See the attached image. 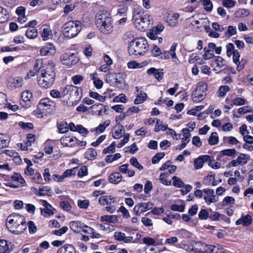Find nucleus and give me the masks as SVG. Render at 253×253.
<instances>
[{
	"label": "nucleus",
	"instance_id": "nucleus-1",
	"mask_svg": "<svg viewBox=\"0 0 253 253\" xmlns=\"http://www.w3.org/2000/svg\"><path fill=\"white\" fill-rule=\"evenodd\" d=\"M55 78V64L52 61H49L42 65V73L38 80L39 85L43 88H49L53 84Z\"/></svg>",
	"mask_w": 253,
	"mask_h": 253
},
{
	"label": "nucleus",
	"instance_id": "nucleus-2",
	"mask_svg": "<svg viewBox=\"0 0 253 253\" xmlns=\"http://www.w3.org/2000/svg\"><path fill=\"white\" fill-rule=\"evenodd\" d=\"M6 226L10 232L16 235L23 233L27 229L25 217L17 213H12L8 216Z\"/></svg>",
	"mask_w": 253,
	"mask_h": 253
},
{
	"label": "nucleus",
	"instance_id": "nucleus-3",
	"mask_svg": "<svg viewBox=\"0 0 253 253\" xmlns=\"http://www.w3.org/2000/svg\"><path fill=\"white\" fill-rule=\"evenodd\" d=\"M96 25L101 33L109 34L113 31V20L106 10L100 11L95 16Z\"/></svg>",
	"mask_w": 253,
	"mask_h": 253
},
{
	"label": "nucleus",
	"instance_id": "nucleus-4",
	"mask_svg": "<svg viewBox=\"0 0 253 253\" xmlns=\"http://www.w3.org/2000/svg\"><path fill=\"white\" fill-rule=\"evenodd\" d=\"M149 46L146 40L143 38H136L131 41L128 50L131 55H143L148 50Z\"/></svg>",
	"mask_w": 253,
	"mask_h": 253
},
{
	"label": "nucleus",
	"instance_id": "nucleus-5",
	"mask_svg": "<svg viewBox=\"0 0 253 253\" xmlns=\"http://www.w3.org/2000/svg\"><path fill=\"white\" fill-rule=\"evenodd\" d=\"M63 35L71 39L77 36L82 30L81 23L79 21H70L65 23L63 26Z\"/></svg>",
	"mask_w": 253,
	"mask_h": 253
},
{
	"label": "nucleus",
	"instance_id": "nucleus-6",
	"mask_svg": "<svg viewBox=\"0 0 253 253\" xmlns=\"http://www.w3.org/2000/svg\"><path fill=\"white\" fill-rule=\"evenodd\" d=\"M133 20L136 28L141 31H144L147 29L152 22V19L150 15L145 14L140 15L139 13H135V12L133 14Z\"/></svg>",
	"mask_w": 253,
	"mask_h": 253
},
{
	"label": "nucleus",
	"instance_id": "nucleus-7",
	"mask_svg": "<svg viewBox=\"0 0 253 253\" xmlns=\"http://www.w3.org/2000/svg\"><path fill=\"white\" fill-rule=\"evenodd\" d=\"M69 94L71 98L75 100V101H80L82 97V89L77 86L73 85H67L62 89V96H65Z\"/></svg>",
	"mask_w": 253,
	"mask_h": 253
},
{
	"label": "nucleus",
	"instance_id": "nucleus-8",
	"mask_svg": "<svg viewBox=\"0 0 253 253\" xmlns=\"http://www.w3.org/2000/svg\"><path fill=\"white\" fill-rule=\"evenodd\" d=\"M207 88L208 85L205 82H201L199 83L192 94L193 101L195 102L202 101L205 97V92Z\"/></svg>",
	"mask_w": 253,
	"mask_h": 253
},
{
	"label": "nucleus",
	"instance_id": "nucleus-9",
	"mask_svg": "<svg viewBox=\"0 0 253 253\" xmlns=\"http://www.w3.org/2000/svg\"><path fill=\"white\" fill-rule=\"evenodd\" d=\"M55 106V102L48 98H42L38 105V109L49 114L53 112Z\"/></svg>",
	"mask_w": 253,
	"mask_h": 253
},
{
	"label": "nucleus",
	"instance_id": "nucleus-10",
	"mask_svg": "<svg viewBox=\"0 0 253 253\" xmlns=\"http://www.w3.org/2000/svg\"><path fill=\"white\" fill-rule=\"evenodd\" d=\"M61 60L64 65L72 66L76 64L79 61L76 54L65 53L61 56Z\"/></svg>",
	"mask_w": 253,
	"mask_h": 253
},
{
	"label": "nucleus",
	"instance_id": "nucleus-11",
	"mask_svg": "<svg viewBox=\"0 0 253 253\" xmlns=\"http://www.w3.org/2000/svg\"><path fill=\"white\" fill-rule=\"evenodd\" d=\"M33 98L32 93L28 90L23 91L21 93L20 104L25 108H28L31 107V100Z\"/></svg>",
	"mask_w": 253,
	"mask_h": 253
},
{
	"label": "nucleus",
	"instance_id": "nucleus-12",
	"mask_svg": "<svg viewBox=\"0 0 253 253\" xmlns=\"http://www.w3.org/2000/svg\"><path fill=\"white\" fill-rule=\"evenodd\" d=\"M250 157L246 154H240L236 159L231 161L228 164L229 168L235 167L239 165L244 166L246 165L250 160Z\"/></svg>",
	"mask_w": 253,
	"mask_h": 253
},
{
	"label": "nucleus",
	"instance_id": "nucleus-13",
	"mask_svg": "<svg viewBox=\"0 0 253 253\" xmlns=\"http://www.w3.org/2000/svg\"><path fill=\"white\" fill-rule=\"evenodd\" d=\"M153 208V204L150 202L140 203L136 205L133 211L136 215H140L142 213L146 211Z\"/></svg>",
	"mask_w": 253,
	"mask_h": 253
},
{
	"label": "nucleus",
	"instance_id": "nucleus-14",
	"mask_svg": "<svg viewBox=\"0 0 253 253\" xmlns=\"http://www.w3.org/2000/svg\"><path fill=\"white\" fill-rule=\"evenodd\" d=\"M40 202L44 207L43 208H41V214L45 217H47L54 214L55 209L52 206L48 204L46 201L41 200Z\"/></svg>",
	"mask_w": 253,
	"mask_h": 253
},
{
	"label": "nucleus",
	"instance_id": "nucleus-15",
	"mask_svg": "<svg viewBox=\"0 0 253 253\" xmlns=\"http://www.w3.org/2000/svg\"><path fill=\"white\" fill-rule=\"evenodd\" d=\"M204 192V200L205 202L210 205L212 203H215L218 201V197L214 195V190L211 189H205L203 190Z\"/></svg>",
	"mask_w": 253,
	"mask_h": 253
},
{
	"label": "nucleus",
	"instance_id": "nucleus-16",
	"mask_svg": "<svg viewBox=\"0 0 253 253\" xmlns=\"http://www.w3.org/2000/svg\"><path fill=\"white\" fill-rule=\"evenodd\" d=\"M126 75L124 73H119L116 74L115 79L114 87H116L120 89H124L126 87L125 79Z\"/></svg>",
	"mask_w": 253,
	"mask_h": 253
},
{
	"label": "nucleus",
	"instance_id": "nucleus-17",
	"mask_svg": "<svg viewBox=\"0 0 253 253\" xmlns=\"http://www.w3.org/2000/svg\"><path fill=\"white\" fill-rule=\"evenodd\" d=\"M233 55V61L234 63L237 65V70L238 71L242 70L245 67L247 63L246 59H242L240 60V54L238 50L234 51Z\"/></svg>",
	"mask_w": 253,
	"mask_h": 253
},
{
	"label": "nucleus",
	"instance_id": "nucleus-18",
	"mask_svg": "<svg viewBox=\"0 0 253 253\" xmlns=\"http://www.w3.org/2000/svg\"><path fill=\"white\" fill-rule=\"evenodd\" d=\"M56 52L54 46L51 43H47L43 46L40 50L42 56H50L54 54Z\"/></svg>",
	"mask_w": 253,
	"mask_h": 253
},
{
	"label": "nucleus",
	"instance_id": "nucleus-19",
	"mask_svg": "<svg viewBox=\"0 0 253 253\" xmlns=\"http://www.w3.org/2000/svg\"><path fill=\"white\" fill-rule=\"evenodd\" d=\"M23 79L20 77L9 78L7 81V86L11 89L20 87L22 86Z\"/></svg>",
	"mask_w": 253,
	"mask_h": 253
},
{
	"label": "nucleus",
	"instance_id": "nucleus-20",
	"mask_svg": "<svg viewBox=\"0 0 253 253\" xmlns=\"http://www.w3.org/2000/svg\"><path fill=\"white\" fill-rule=\"evenodd\" d=\"M182 132L183 133V137L181 139L182 143L181 145H178L176 148L177 149H179L180 150H182L186 146L187 143L189 142V138L191 136V133L188 128H183L182 129Z\"/></svg>",
	"mask_w": 253,
	"mask_h": 253
},
{
	"label": "nucleus",
	"instance_id": "nucleus-21",
	"mask_svg": "<svg viewBox=\"0 0 253 253\" xmlns=\"http://www.w3.org/2000/svg\"><path fill=\"white\" fill-rule=\"evenodd\" d=\"M211 157L209 155H204L195 159L194 166L195 169H198L203 167L204 163L209 161Z\"/></svg>",
	"mask_w": 253,
	"mask_h": 253
},
{
	"label": "nucleus",
	"instance_id": "nucleus-22",
	"mask_svg": "<svg viewBox=\"0 0 253 253\" xmlns=\"http://www.w3.org/2000/svg\"><path fill=\"white\" fill-rule=\"evenodd\" d=\"M77 143L78 139L75 137L65 136L60 139L61 143L64 146L73 147Z\"/></svg>",
	"mask_w": 253,
	"mask_h": 253
},
{
	"label": "nucleus",
	"instance_id": "nucleus-23",
	"mask_svg": "<svg viewBox=\"0 0 253 253\" xmlns=\"http://www.w3.org/2000/svg\"><path fill=\"white\" fill-rule=\"evenodd\" d=\"M215 62L216 66L214 68L213 70L217 73H219L221 70L224 69L226 66V61L221 56H217Z\"/></svg>",
	"mask_w": 253,
	"mask_h": 253
},
{
	"label": "nucleus",
	"instance_id": "nucleus-24",
	"mask_svg": "<svg viewBox=\"0 0 253 253\" xmlns=\"http://www.w3.org/2000/svg\"><path fill=\"white\" fill-rule=\"evenodd\" d=\"M85 224L79 221H72L70 223V227L74 232L79 233L84 229Z\"/></svg>",
	"mask_w": 253,
	"mask_h": 253
},
{
	"label": "nucleus",
	"instance_id": "nucleus-25",
	"mask_svg": "<svg viewBox=\"0 0 253 253\" xmlns=\"http://www.w3.org/2000/svg\"><path fill=\"white\" fill-rule=\"evenodd\" d=\"M129 164H126L122 165L118 167V169L121 174H127L128 177H131L135 175V171L128 168Z\"/></svg>",
	"mask_w": 253,
	"mask_h": 253
},
{
	"label": "nucleus",
	"instance_id": "nucleus-26",
	"mask_svg": "<svg viewBox=\"0 0 253 253\" xmlns=\"http://www.w3.org/2000/svg\"><path fill=\"white\" fill-rule=\"evenodd\" d=\"M139 88L138 86L135 87V90L137 92V94L136 98L134 101V103L135 104H139L143 103L147 97V95L146 93L141 90L139 91Z\"/></svg>",
	"mask_w": 253,
	"mask_h": 253
},
{
	"label": "nucleus",
	"instance_id": "nucleus-27",
	"mask_svg": "<svg viewBox=\"0 0 253 253\" xmlns=\"http://www.w3.org/2000/svg\"><path fill=\"white\" fill-rule=\"evenodd\" d=\"M114 237L116 240L124 243H129L133 239L132 237L126 236L125 234L121 232H116L114 234Z\"/></svg>",
	"mask_w": 253,
	"mask_h": 253
},
{
	"label": "nucleus",
	"instance_id": "nucleus-28",
	"mask_svg": "<svg viewBox=\"0 0 253 253\" xmlns=\"http://www.w3.org/2000/svg\"><path fill=\"white\" fill-rule=\"evenodd\" d=\"M179 17V15L177 13H174L171 15L169 14L167 18L166 21L169 26L174 27L178 23Z\"/></svg>",
	"mask_w": 253,
	"mask_h": 253
},
{
	"label": "nucleus",
	"instance_id": "nucleus-29",
	"mask_svg": "<svg viewBox=\"0 0 253 253\" xmlns=\"http://www.w3.org/2000/svg\"><path fill=\"white\" fill-rule=\"evenodd\" d=\"M252 222L251 216L247 214L242 215L241 218L238 219L236 222V225L242 224L243 226H247L250 225Z\"/></svg>",
	"mask_w": 253,
	"mask_h": 253
},
{
	"label": "nucleus",
	"instance_id": "nucleus-30",
	"mask_svg": "<svg viewBox=\"0 0 253 253\" xmlns=\"http://www.w3.org/2000/svg\"><path fill=\"white\" fill-rule=\"evenodd\" d=\"M147 73L150 75H154L158 81H161L163 78L164 73L160 69L150 68L147 70Z\"/></svg>",
	"mask_w": 253,
	"mask_h": 253
},
{
	"label": "nucleus",
	"instance_id": "nucleus-31",
	"mask_svg": "<svg viewBox=\"0 0 253 253\" xmlns=\"http://www.w3.org/2000/svg\"><path fill=\"white\" fill-rule=\"evenodd\" d=\"M57 253H76V251L73 246L67 244L59 248Z\"/></svg>",
	"mask_w": 253,
	"mask_h": 253
},
{
	"label": "nucleus",
	"instance_id": "nucleus-32",
	"mask_svg": "<svg viewBox=\"0 0 253 253\" xmlns=\"http://www.w3.org/2000/svg\"><path fill=\"white\" fill-rule=\"evenodd\" d=\"M122 175L119 172L112 173L109 176V181L113 184H118L120 182L122 179Z\"/></svg>",
	"mask_w": 253,
	"mask_h": 253
},
{
	"label": "nucleus",
	"instance_id": "nucleus-33",
	"mask_svg": "<svg viewBox=\"0 0 253 253\" xmlns=\"http://www.w3.org/2000/svg\"><path fill=\"white\" fill-rule=\"evenodd\" d=\"M100 221L116 223L118 222V216L116 215H104L101 216Z\"/></svg>",
	"mask_w": 253,
	"mask_h": 253
},
{
	"label": "nucleus",
	"instance_id": "nucleus-34",
	"mask_svg": "<svg viewBox=\"0 0 253 253\" xmlns=\"http://www.w3.org/2000/svg\"><path fill=\"white\" fill-rule=\"evenodd\" d=\"M99 203L102 205H111L114 203L115 200L111 196H103L99 199Z\"/></svg>",
	"mask_w": 253,
	"mask_h": 253
},
{
	"label": "nucleus",
	"instance_id": "nucleus-35",
	"mask_svg": "<svg viewBox=\"0 0 253 253\" xmlns=\"http://www.w3.org/2000/svg\"><path fill=\"white\" fill-rule=\"evenodd\" d=\"M194 250L196 253H205V250L204 247H206V244L200 242H194L193 243Z\"/></svg>",
	"mask_w": 253,
	"mask_h": 253
},
{
	"label": "nucleus",
	"instance_id": "nucleus-36",
	"mask_svg": "<svg viewBox=\"0 0 253 253\" xmlns=\"http://www.w3.org/2000/svg\"><path fill=\"white\" fill-rule=\"evenodd\" d=\"M176 44L173 43L170 47L169 50V55L171 56L172 59V61L175 63L176 65L179 63V61L178 58L176 56L175 50L176 47Z\"/></svg>",
	"mask_w": 253,
	"mask_h": 253
},
{
	"label": "nucleus",
	"instance_id": "nucleus-37",
	"mask_svg": "<svg viewBox=\"0 0 253 253\" xmlns=\"http://www.w3.org/2000/svg\"><path fill=\"white\" fill-rule=\"evenodd\" d=\"M117 129L113 133L112 136L115 139H119L122 136L123 134L125 133V130L122 125L117 126Z\"/></svg>",
	"mask_w": 253,
	"mask_h": 253
},
{
	"label": "nucleus",
	"instance_id": "nucleus-38",
	"mask_svg": "<svg viewBox=\"0 0 253 253\" xmlns=\"http://www.w3.org/2000/svg\"><path fill=\"white\" fill-rule=\"evenodd\" d=\"M26 36L29 39H34L38 36V31L34 27H31L26 31Z\"/></svg>",
	"mask_w": 253,
	"mask_h": 253
},
{
	"label": "nucleus",
	"instance_id": "nucleus-39",
	"mask_svg": "<svg viewBox=\"0 0 253 253\" xmlns=\"http://www.w3.org/2000/svg\"><path fill=\"white\" fill-rule=\"evenodd\" d=\"M110 124V120L105 121L103 124H100L96 128L95 131L97 134L104 132L106 128Z\"/></svg>",
	"mask_w": 253,
	"mask_h": 253
},
{
	"label": "nucleus",
	"instance_id": "nucleus-40",
	"mask_svg": "<svg viewBox=\"0 0 253 253\" xmlns=\"http://www.w3.org/2000/svg\"><path fill=\"white\" fill-rule=\"evenodd\" d=\"M97 156V152L92 148L88 149L84 153V157L87 160L94 159Z\"/></svg>",
	"mask_w": 253,
	"mask_h": 253
},
{
	"label": "nucleus",
	"instance_id": "nucleus-41",
	"mask_svg": "<svg viewBox=\"0 0 253 253\" xmlns=\"http://www.w3.org/2000/svg\"><path fill=\"white\" fill-rule=\"evenodd\" d=\"M208 142L211 145H214L217 144L218 142L217 133L216 132H212L209 138Z\"/></svg>",
	"mask_w": 253,
	"mask_h": 253
},
{
	"label": "nucleus",
	"instance_id": "nucleus-42",
	"mask_svg": "<svg viewBox=\"0 0 253 253\" xmlns=\"http://www.w3.org/2000/svg\"><path fill=\"white\" fill-rule=\"evenodd\" d=\"M116 76V73H110L108 74L105 77V82L110 85L114 86Z\"/></svg>",
	"mask_w": 253,
	"mask_h": 253
},
{
	"label": "nucleus",
	"instance_id": "nucleus-43",
	"mask_svg": "<svg viewBox=\"0 0 253 253\" xmlns=\"http://www.w3.org/2000/svg\"><path fill=\"white\" fill-rule=\"evenodd\" d=\"M8 19V12L6 9L0 6V22L2 23Z\"/></svg>",
	"mask_w": 253,
	"mask_h": 253
},
{
	"label": "nucleus",
	"instance_id": "nucleus-44",
	"mask_svg": "<svg viewBox=\"0 0 253 253\" xmlns=\"http://www.w3.org/2000/svg\"><path fill=\"white\" fill-rule=\"evenodd\" d=\"M96 227L101 230L104 231H111L114 230L113 226L110 225L108 223H105L104 224H97Z\"/></svg>",
	"mask_w": 253,
	"mask_h": 253
},
{
	"label": "nucleus",
	"instance_id": "nucleus-45",
	"mask_svg": "<svg viewBox=\"0 0 253 253\" xmlns=\"http://www.w3.org/2000/svg\"><path fill=\"white\" fill-rule=\"evenodd\" d=\"M50 188L47 186H40L39 190L36 194L40 196H49L50 195Z\"/></svg>",
	"mask_w": 253,
	"mask_h": 253
},
{
	"label": "nucleus",
	"instance_id": "nucleus-46",
	"mask_svg": "<svg viewBox=\"0 0 253 253\" xmlns=\"http://www.w3.org/2000/svg\"><path fill=\"white\" fill-rule=\"evenodd\" d=\"M236 153L237 151L235 149H227L220 152V154L221 155L229 157H234L235 156Z\"/></svg>",
	"mask_w": 253,
	"mask_h": 253
},
{
	"label": "nucleus",
	"instance_id": "nucleus-47",
	"mask_svg": "<svg viewBox=\"0 0 253 253\" xmlns=\"http://www.w3.org/2000/svg\"><path fill=\"white\" fill-rule=\"evenodd\" d=\"M223 141L224 143L229 145H236L239 142L236 138L231 136L224 137Z\"/></svg>",
	"mask_w": 253,
	"mask_h": 253
},
{
	"label": "nucleus",
	"instance_id": "nucleus-48",
	"mask_svg": "<svg viewBox=\"0 0 253 253\" xmlns=\"http://www.w3.org/2000/svg\"><path fill=\"white\" fill-rule=\"evenodd\" d=\"M9 248L7 242L5 240H0V253H8Z\"/></svg>",
	"mask_w": 253,
	"mask_h": 253
},
{
	"label": "nucleus",
	"instance_id": "nucleus-49",
	"mask_svg": "<svg viewBox=\"0 0 253 253\" xmlns=\"http://www.w3.org/2000/svg\"><path fill=\"white\" fill-rule=\"evenodd\" d=\"M128 8L126 5L122 4L120 5L118 7L117 15H119L120 16H125L126 15Z\"/></svg>",
	"mask_w": 253,
	"mask_h": 253
},
{
	"label": "nucleus",
	"instance_id": "nucleus-50",
	"mask_svg": "<svg viewBox=\"0 0 253 253\" xmlns=\"http://www.w3.org/2000/svg\"><path fill=\"white\" fill-rule=\"evenodd\" d=\"M173 185L178 188H182L184 187V183L182 180L179 177L174 176L172 178Z\"/></svg>",
	"mask_w": 253,
	"mask_h": 253
},
{
	"label": "nucleus",
	"instance_id": "nucleus-51",
	"mask_svg": "<svg viewBox=\"0 0 253 253\" xmlns=\"http://www.w3.org/2000/svg\"><path fill=\"white\" fill-rule=\"evenodd\" d=\"M225 47L226 49V55L228 57H230L231 55L234 53V51H236L237 50L235 49L234 44L232 43H227Z\"/></svg>",
	"mask_w": 253,
	"mask_h": 253
},
{
	"label": "nucleus",
	"instance_id": "nucleus-52",
	"mask_svg": "<svg viewBox=\"0 0 253 253\" xmlns=\"http://www.w3.org/2000/svg\"><path fill=\"white\" fill-rule=\"evenodd\" d=\"M7 100L6 94L2 92H0V109L6 107Z\"/></svg>",
	"mask_w": 253,
	"mask_h": 253
},
{
	"label": "nucleus",
	"instance_id": "nucleus-53",
	"mask_svg": "<svg viewBox=\"0 0 253 253\" xmlns=\"http://www.w3.org/2000/svg\"><path fill=\"white\" fill-rule=\"evenodd\" d=\"M11 179L14 181L18 182L20 184L23 185L25 183V180L22 177L20 174L18 173H15L11 176Z\"/></svg>",
	"mask_w": 253,
	"mask_h": 253
},
{
	"label": "nucleus",
	"instance_id": "nucleus-54",
	"mask_svg": "<svg viewBox=\"0 0 253 253\" xmlns=\"http://www.w3.org/2000/svg\"><path fill=\"white\" fill-rule=\"evenodd\" d=\"M121 155L120 153H116L115 155H109L105 158V161L107 163H110L114 161H116L120 159Z\"/></svg>",
	"mask_w": 253,
	"mask_h": 253
},
{
	"label": "nucleus",
	"instance_id": "nucleus-55",
	"mask_svg": "<svg viewBox=\"0 0 253 253\" xmlns=\"http://www.w3.org/2000/svg\"><path fill=\"white\" fill-rule=\"evenodd\" d=\"M229 90V87L228 85H222L218 90L217 93H218V96L223 97L227 92Z\"/></svg>",
	"mask_w": 253,
	"mask_h": 253
},
{
	"label": "nucleus",
	"instance_id": "nucleus-56",
	"mask_svg": "<svg viewBox=\"0 0 253 253\" xmlns=\"http://www.w3.org/2000/svg\"><path fill=\"white\" fill-rule=\"evenodd\" d=\"M236 33L237 29L236 26H229L226 32L225 33V35L227 37H230L232 36L235 35Z\"/></svg>",
	"mask_w": 253,
	"mask_h": 253
},
{
	"label": "nucleus",
	"instance_id": "nucleus-57",
	"mask_svg": "<svg viewBox=\"0 0 253 253\" xmlns=\"http://www.w3.org/2000/svg\"><path fill=\"white\" fill-rule=\"evenodd\" d=\"M130 164L139 170L143 169V167L139 163L136 158L132 157L129 160Z\"/></svg>",
	"mask_w": 253,
	"mask_h": 253
},
{
	"label": "nucleus",
	"instance_id": "nucleus-58",
	"mask_svg": "<svg viewBox=\"0 0 253 253\" xmlns=\"http://www.w3.org/2000/svg\"><path fill=\"white\" fill-rule=\"evenodd\" d=\"M169 175V173L167 172H165L164 173H161L160 175V180L161 182L166 185H170L171 184V181L165 179V178L168 176Z\"/></svg>",
	"mask_w": 253,
	"mask_h": 253
},
{
	"label": "nucleus",
	"instance_id": "nucleus-59",
	"mask_svg": "<svg viewBox=\"0 0 253 253\" xmlns=\"http://www.w3.org/2000/svg\"><path fill=\"white\" fill-rule=\"evenodd\" d=\"M165 154L164 152H160L157 153L152 158V162L153 164H158L160 160L163 158Z\"/></svg>",
	"mask_w": 253,
	"mask_h": 253
},
{
	"label": "nucleus",
	"instance_id": "nucleus-60",
	"mask_svg": "<svg viewBox=\"0 0 253 253\" xmlns=\"http://www.w3.org/2000/svg\"><path fill=\"white\" fill-rule=\"evenodd\" d=\"M205 53L203 55V58L205 60L210 59L213 57V50H210L207 47L204 48Z\"/></svg>",
	"mask_w": 253,
	"mask_h": 253
},
{
	"label": "nucleus",
	"instance_id": "nucleus-61",
	"mask_svg": "<svg viewBox=\"0 0 253 253\" xmlns=\"http://www.w3.org/2000/svg\"><path fill=\"white\" fill-rule=\"evenodd\" d=\"M115 142H113L108 147L105 148L103 150V153L106 154L110 153H114L115 150Z\"/></svg>",
	"mask_w": 253,
	"mask_h": 253
},
{
	"label": "nucleus",
	"instance_id": "nucleus-62",
	"mask_svg": "<svg viewBox=\"0 0 253 253\" xmlns=\"http://www.w3.org/2000/svg\"><path fill=\"white\" fill-rule=\"evenodd\" d=\"M77 204L80 208L86 209L89 205V202L87 200H79L77 202Z\"/></svg>",
	"mask_w": 253,
	"mask_h": 253
},
{
	"label": "nucleus",
	"instance_id": "nucleus-63",
	"mask_svg": "<svg viewBox=\"0 0 253 253\" xmlns=\"http://www.w3.org/2000/svg\"><path fill=\"white\" fill-rule=\"evenodd\" d=\"M58 130L61 133L67 132L69 130L68 125L66 122H62L58 126Z\"/></svg>",
	"mask_w": 253,
	"mask_h": 253
},
{
	"label": "nucleus",
	"instance_id": "nucleus-64",
	"mask_svg": "<svg viewBox=\"0 0 253 253\" xmlns=\"http://www.w3.org/2000/svg\"><path fill=\"white\" fill-rule=\"evenodd\" d=\"M198 216L201 220H206L209 217V214L206 210L202 209L199 213Z\"/></svg>",
	"mask_w": 253,
	"mask_h": 253
}]
</instances>
